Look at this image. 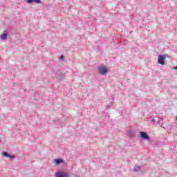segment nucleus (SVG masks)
<instances>
[{"label": "nucleus", "instance_id": "f257e3e1", "mask_svg": "<svg viewBox=\"0 0 177 177\" xmlns=\"http://www.w3.org/2000/svg\"><path fill=\"white\" fill-rule=\"evenodd\" d=\"M97 69L99 74H100L101 75H106V74L109 73V69L107 68V67L103 65L99 66L97 67Z\"/></svg>", "mask_w": 177, "mask_h": 177}, {"label": "nucleus", "instance_id": "f03ea898", "mask_svg": "<svg viewBox=\"0 0 177 177\" xmlns=\"http://www.w3.org/2000/svg\"><path fill=\"white\" fill-rule=\"evenodd\" d=\"M168 57V55H159L158 59V63L159 64H161L162 66H164V64H165V62L164 60H165V59H167V57Z\"/></svg>", "mask_w": 177, "mask_h": 177}, {"label": "nucleus", "instance_id": "7ed1b4c3", "mask_svg": "<svg viewBox=\"0 0 177 177\" xmlns=\"http://www.w3.org/2000/svg\"><path fill=\"white\" fill-rule=\"evenodd\" d=\"M140 138L144 140H150V137L149 136L147 133L145 131H140Z\"/></svg>", "mask_w": 177, "mask_h": 177}, {"label": "nucleus", "instance_id": "20e7f679", "mask_svg": "<svg viewBox=\"0 0 177 177\" xmlns=\"http://www.w3.org/2000/svg\"><path fill=\"white\" fill-rule=\"evenodd\" d=\"M56 79L57 81H62V80H64V73L62 72H57Z\"/></svg>", "mask_w": 177, "mask_h": 177}, {"label": "nucleus", "instance_id": "39448f33", "mask_svg": "<svg viewBox=\"0 0 177 177\" xmlns=\"http://www.w3.org/2000/svg\"><path fill=\"white\" fill-rule=\"evenodd\" d=\"M8 30H5L4 32H3L1 35H0V38L2 41H6L8 39Z\"/></svg>", "mask_w": 177, "mask_h": 177}, {"label": "nucleus", "instance_id": "423d86ee", "mask_svg": "<svg viewBox=\"0 0 177 177\" xmlns=\"http://www.w3.org/2000/svg\"><path fill=\"white\" fill-rule=\"evenodd\" d=\"M56 177H68V174L62 172V171H57L55 174Z\"/></svg>", "mask_w": 177, "mask_h": 177}, {"label": "nucleus", "instance_id": "0eeeda50", "mask_svg": "<svg viewBox=\"0 0 177 177\" xmlns=\"http://www.w3.org/2000/svg\"><path fill=\"white\" fill-rule=\"evenodd\" d=\"M27 3H41V0H26Z\"/></svg>", "mask_w": 177, "mask_h": 177}, {"label": "nucleus", "instance_id": "6e6552de", "mask_svg": "<svg viewBox=\"0 0 177 177\" xmlns=\"http://www.w3.org/2000/svg\"><path fill=\"white\" fill-rule=\"evenodd\" d=\"M64 162V160L62 158L55 160V165H59V164H62V162Z\"/></svg>", "mask_w": 177, "mask_h": 177}, {"label": "nucleus", "instance_id": "1a4fd4ad", "mask_svg": "<svg viewBox=\"0 0 177 177\" xmlns=\"http://www.w3.org/2000/svg\"><path fill=\"white\" fill-rule=\"evenodd\" d=\"M140 169H141V167L140 166H138L137 165L134 166V169H133L134 172H138V171H140Z\"/></svg>", "mask_w": 177, "mask_h": 177}, {"label": "nucleus", "instance_id": "9d476101", "mask_svg": "<svg viewBox=\"0 0 177 177\" xmlns=\"http://www.w3.org/2000/svg\"><path fill=\"white\" fill-rule=\"evenodd\" d=\"M128 135H129V136H131V138H133V137H135V132H133L132 131H129Z\"/></svg>", "mask_w": 177, "mask_h": 177}, {"label": "nucleus", "instance_id": "9b49d317", "mask_svg": "<svg viewBox=\"0 0 177 177\" xmlns=\"http://www.w3.org/2000/svg\"><path fill=\"white\" fill-rule=\"evenodd\" d=\"M2 156H3V157H10V154H9L8 152H6V151H3L2 152Z\"/></svg>", "mask_w": 177, "mask_h": 177}, {"label": "nucleus", "instance_id": "f8f14e48", "mask_svg": "<svg viewBox=\"0 0 177 177\" xmlns=\"http://www.w3.org/2000/svg\"><path fill=\"white\" fill-rule=\"evenodd\" d=\"M59 60H60V62H63V60H64V55H61L59 57Z\"/></svg>", "mask_w": 177, "mask_h": 177}, {"label": "nucleus", "instance_id": "ddd939ff", "mask_svg": "<svg viewBox=\"0 0 177 177\" xmlns=\"http://www.w3.org/2000/svg\"><path fill=\"white\" fill-rule=\"evenodd\" d=\"M9 158H16V156L15 155H10V156H8Z\"/></svg>", "mask_w": 177, "mask_h": 177}, {"label": "nucleus", "instance_id": "4468645a", "mask_svg": "<svg viewBox=\"0 0 177 177\" xmlns=\"http://www.w3.org/2000/svg\"><path fill=\"white\" fill-rule=\"evenodd\" d=\"M156 119H152L153 122H156Z\"/></svg>", "mask_w": 177, "mask_h": 177}, {"label": "nucleus", "instance_id": "2eb2a0df", "mask_svg": "<svg viewBox=\"0 0 177 177\" xmlns=\"http://www.w3.org/2000/svg\"><path fill=\"white\" fill-rule=\"evenodd\" d=\"M157 124H160V120H158V121H157Z\"/></svg>", "mask_w": 177, "mask_h": 177}, {"label": "nucleus", "instance_id": "dca6fc26", "mask_svg": "<svg viewBox=\"0 0 177 177\" xmlns=\"http://www.w3.org/2000/svg\"><path fill=\"white\" fill-rule=\"evenodd\" d=\"M0 143H1V140H0Z\"/></svg>", "mask_w": 177, "mask_h": 177}]
</instances>
